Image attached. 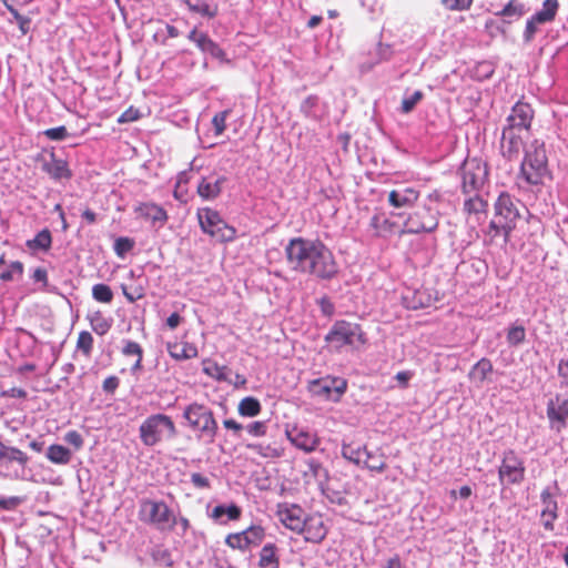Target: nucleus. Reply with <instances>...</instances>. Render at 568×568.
Here are the masks:
<instances>
[{"mask_svg":"<svg viewBox=\"0 0 568 568\" xmlns=\"http://www.w3.org/2000/svg\"><path fill=\"white\" fill-rule=\"evenodd\" d=\"M291 268L322 280H331L338 267L331 250L318 240L292 239L285 247Z\"/></svg>","mask_w":568,"mask_h":568,"instance_id":"f257e3e1","label":"nucleus"},{"mask_svg":"<svg viewBox=\"0 0 568 568\" xmlns=\"http://www.w3.org/2000/svg\"><path fill=\"white\" fill-rule=\"evenodd\" d=\"M524 150L525 156L520 165V175L531 185L542 184L545 178L549 175L544 142L534 140Z\"/></svg>","mask_w":568,"mask_h":568,"instance_id":"f03ea898","label":"nucleus"},{"mask_svg":"<svg viewBox=\"0 0 568 568\" xmlns=\"http://www.w3.org/2000/svg\"><path fill=\"white\" fill-rule=\"evenodd\" d=\"M187 426L199 433V437H207L213 443L217 434V422L210 407L197 402L191 403L183 410Z\"/></svg>","mask_w":568,"mask_h":568,"instance_id":"7ed1b4c3","label":"nucleus"},{"mask_svg":"<svg viewBox=\"0 0 568 568\" xmlns=\"http://www.w3.org/2000/svg\"><path fill=\"white\" fill-rule=\"evenodd\" d=\"M141 442L149 447L158 445L164 439L176 436V427L172 418L164 414L149 416L139 428Z\"/></svg>","mask_w":568,"mask_h":568,"instance_id":"20e7f679","label":"nucleus"},{"mask_svg":"<svg viewBox=\"0 0 568 568\" xmlns=\"http://www.w3.org/2000/svg\"><path fill=\"white\" fill-rule=\"evenodd\" d=\"M325 341L335 348L349 346L354 349H358L366 343L365 334L361 326L356 323L346 321L335 322L328 334L325 336Z\"/></svg>","mask_w":568,"mask_h":568,"instance_id":"39448f33","label":"nucleus"},{"mask_svg":"<svg viewBox=\"0 0 568 568\" xmlns=\"http://www.w3.org/2000/svg\"><path fill=\"white\" fill-rule=\"evenodd\" d=\"M518 204V201H515L508 193H501L495 203V219L491 221V227H503L505 243L520 216Z\"/></svg>","mask_w":568,"mask_h":568,"instance_id":"423d86ee","label":"nucleus"},{"mask_svg":"<svg viewBox=\"0 0 568 568\" xmlns=\"http://www.w3.org/2000/svg\"><path fill=\"white\" fill-rule=\"evenodd\" d=\"M139 517L160 530H171L175 525V517L164 501L142 500Z\"/></svg>","mask_w":568,"mask_h":568,"instance_id":"0eeeda50","label":"nucleus"},{"mask_svg":"<svg viewBox=\"0 0 568 568\" xmlns=\"http://www.w3.org/2000/svg\"><path fill=\"white\" fill-rule=\"evenodd\" d=\"M460 175L464 193L477 192L487 180V165L477 158L467 159L460 168Z\"/></svg>","mask_w":568,"mask_h":568,"instance_id":"6e6552de","label":"nucleus"},{"mask_svg":"<svg viewBox=\"0 0 568 568\" xmlns=\"http://www.w3.org/2000/svg\"><path fill=\"white\" fill-rule=\"evenodd\" d=\"M29 457L19 448L6 446L0 442V466H6L8 471L3 476L11 479H24L26 467Z\"/></svg>","mask_w":568,"mask_h":568,"instance_id":"1a4fd4ad","label":"nucleus"},{"mask_svg":"<svg viewBox=\"0 0 568 568\" xmlns=\"http://www.w3.org/2000/svg\"><path fill=\"white\" fill-rule=\"evenodd\" d=\"M498 476L503 485L520 484L524 480L525 466L515 452L508 450L504 454Z\"/></svg>","mask_w":568,"mask_h":568,"instance_id":"9d476101","label":"nucleus"},{"mask_svg":"<svg viewBox=\"0 0 568 568\" xmlns=\"http://www.w3.org/2000/svg\"><path fill=\"white\" fill-rule=\"evenodd\" d=\"M347 383L344 378L326 376L315 379L310 384V390L313 395L325 397L337 402L345 393Z\"/></svg>","mask_w":568,"mask_h":568,"instance_id":"9b49d317","label":"nucleus"},{"mask_svg":"<svg viewBox=\"0 0 568 568\" xmlns=\"http://www.w3.org/2000/svg\"><path fill=\"white\" fill-rule=\"evenodd\" d=\"M438 225L436 213L430 209L423 207L415 211L407 219L405 226L408 233L433 232Z\"/></svg>","mask_w":568,"mask_h":568,"instance_id":"f8f14e48","label":"nucleus"},{"mask_svg":"<svg viewBox=\"0 0 568 568\" xmlns=\"http://www.w3.org/2000/svg\"><path fill=\"white\" fill-rule=\"evenodd\" d=\"M534 118V111L528 103L517 102L510 114L507 116V124L505 128L514 129L519 132L528 133L531 121Z\"/></svg>","mask_w":568,"mask_h":568,"instance_id":"ddd939ff","label":"nucleus"},{"mask_svg":"<svg viewBox=\"0 0 568 568\" xmlns=\"http://www.w3.org/2000/svg\"><path fill=\"white\" fill-rule=\"evenodd\" d=\"M524 134L526 133L504 128L500 141V150L504 158L515 160L519 156L524 146Z\"/></svg>","mask_w":568,"mask_h":568,"instance_id":"4468645a","label":"nucleus"},{"mask_svg":"<svg viewBox=\"0 0 568 568\" xmlns=\"http://www.w3.org/2000/svg\"><path fill=\"white\" fill-rule=\"evenodd\" d=\"M277 515L281 523L295 532H302L305 529V513L297 505H280Z\"/></svg>","mask_w":568,"mask_h":568,"instance_id":"2eb2a0df","label":"nucleus"},{"mask_svg":"<svg viewBox=\"0 0 568 568\" xmlns=\"http://www.w3.org/2000/svg\"><path fill=\"white\" fill-rule=\"evenodd\" d=\"M547 415L551 427L559 430L568 418V397L557 395L547 405Z\"/></svg>","mask_w":568,"mask_h":568,"instance_id":"dca6fc26","label":"nucleus"},{"mask_svg":"<svg viewBox=\"0 0 568 568\" xmlns=\"http://www.w3.org/2000/svg\"><path fill=\"white\" fill-rule=\"evenodd\" d=\"M189 40L194 42L196 47L205 53L211 54L213 58L225 61V52L213 41L207 34L197 32L196 29H193L189 36Z\"/></svg>","mask_w":568,"mask_h":568,"instance_id":"f3484780","label":"nucleus"},{"mask_svg":"<svg viewBox=\"0 0 568 568\" xmlns=\"http://www.w3.org/2000/svg\"><path fill=\"white\" fill-rule=\"evenodd\" d=\"M540 498H541V504H542V510H541L542 525L546 530L552 531L554 530V521L558 518L557 501L552 497V494L550 493L549 488H546L542 490Z\"/></svg>","mask_w":568,"mask_h":568,"instance_id":"a211bd4d","label":"nucleus"},{"mask_svg":"<svg viewBox=\"0 0 568 568\" xmlns=\"http://www.w3.org/2000/svg\"><path fill=\"white\" fill-rule=\"evenodd\" d=\"M199 222L204 233L217 234L221 229H225V222L221 219L220 214L209 207L199 210L197 212Z\"/></svg>","mask_w":568,"mask_h":568,"instance_id":"6ab92c4d","label":"nucleus"},{"mask_svg":"<svg viewBox=\"0 0 568 568\" xmlns=\"http://www.w3.org/2000/svg\"><path fill=\"white\" fill-rule=\"evenodd\" d=\"M42 171L50 175L51 179L58 181L62 179H70L72 173L68 166V163L55 158L54 153H51L48 160L42 163Z\"/></svg>","mask_w":568,"mask_h":568,"instance_id":"aec40b11","label":"nucleus"},{"mask_svg":"<svg viewBox=\"0 0 568 568\" xmlns=\"http://www.w3.org/2000/svg\"><path fill=\"white\" fill-rule=\"evenodd\" d=\"M305 539L312 542H320L326 536V528L321 516H310L305 518Z\"/></svg>","mask_w":568,"mask_h":568,"instance_id":"412c9836","label":"nucleus"},{"mask_svg":"<svg viewBox=\"0 0 568 568\" xmlns=\"http://www.w3.org/2000/svg\"><path fill=\"white\" fill-rule=\"evenodd\" d=\"M418 199V192L413 187L393 190L388 195V202L394 207H404L414 204Z\"/></svg>","mask_w":568,"mask_h":568,"instance_id":"4be33fe9","label":"nucleus"},{"mask_svg":"<svg viewBox=\"0 0 568 568\" xmlns=\"http://www.w3.org/2000/svg\"><path fill=\"white\" fill-rule=\"evenodd\" d=\"M225 181L226 179L224 176L215 180L203 178L197 185V193L204 200H213L220 195Z\"/></svg>","mask_w":568,"mask_h":568,"instance_id":"5701e85b","label":"nucleus"},{"mask_svg":"<svg viewBox=\"0 0 568 568\" xmlns=\"http://www.w3.org/2000/svg\"><path fill=\"white\" fill-rule=\"evenodd\" d=\"M342 456L356 465L364 464L365 457L367 459H374V455L367 452L365 446H355L353 444H343Z\"/></svg>","mask_w":568,"mask_h":568,"instance_id":"b1692460","label":"nucleus"},{"mask_svg":"<svg viewBox=\"0 0 568 568\" xmlns=\"http://www.w3.org/2000/svg\"><path fill=\"white\" fill-rule=\"evenodd\" d=\"M241 514V508L235 504H231L230 506L217 505L213 508L210 517L220 524H226L227 520H237Z\"/></svg>","mask_w":568,"mask_h":568,"instance_id":"393cba45","label":"nucleus"},{"mask_svg":"<svg viewBox=\"0 0 568 568\" xmlns=\"http://www.w3.org/2000/svg\"><path fill=\"white\" fill-rule=\"evenodd\" d=\"M168 351L171 357L179 361L190 359L197 356V348L191 343L169 344Z\"/></svg>","mask_w":568,"mask_h":568,"instance_id":"a878e982","label":"nucleus"},{"mask_svg":"<svg viewBox=\"0 0 568 568\" xmlns=\"http://www.w3.org/2000/svg\"><path fill=\"white\" fill-rule=\"evenodd\" d=\"M45 456L53 464L67 465L72 458V452L62 445L53 444L48 447Z\"/></svg>","mask_w":568,"mask_h":568,"instance_id":"bb28decb","label":"nucleus"},{"mask_svg":"<svg viewBox=\"0 0 568 568\" xmlns=\"http://www.w3.org/2000/svg\"><path fill=\"white\" fill-rule=\"evenodd\" d=\"M138 212L153 222L165 223L168 214L164 209L153 203H144L138 207Z\"/></svg>","mask_w":568,"mask_h":568,"instance_id":"cd10ccee","label":"nucleus"},{"mask_svg":"<svg viewBox=\"0 0 568 568\" xmlns=\"http://www.w3.org/2000/svg\"><path fill=\"white\" fill-rule=\"evenodd\" d=\"M559 8L558 0H545L542 9L537 11L534 17L539 23H548L555 20Z\"/></svg>","mask_w":568,"mask_h":568,"instance_id":"c85d7f7f","label":"nucleus"},{"mask_svg":"<svg viewBox=\"0 0 568 568\" xmlns=\"http://www.w3.org/2000/svg\"><path fill=\"white\" fill-rule=\"evenodd\" d=\"M278 557L274 544H266L260 554V568H278Z\"/></svg>","mask_w":568,"mask_h":568,"instance_id":"c756f323","label":"nucleus"},{"mask_svg":"<svg viewBox=\"0 0 568 568\" xmlns=\"http://www.w3.org/2000/svg\"><path fill=\"white\" fill-rule=\"evenodd\" d=\"M261 408L258 399L252 396L243 398L237 406L239 414L244 417L257 416L261 413Z\"/></svg>","mask_w":568,"mask_h":568,"instance_id":"7c9ffc66","label":"nucleus"},{"mask_svg":"<svg viewBox=\"0 0 568 568\" xmlns=\"http://www.w3.org/2000/svg\"><path fill=\"white\" fill-rule=\"evenodd\" d=\"M51 233L49 230L44 229L40 231L34 239L28 240L26 245L32 251H48L51 247Z\"/></svg>","mask_w":568,"mask_h":568,"instance_id":"2f4dec72","label":"nucleus"},{"mask_svg":"<svg viewBox=\"0 0 568 568\" xmlns=\"http://www.w3.org/2000/svg\"><path fill=\"white\" fill-rule=\"evenodd\" d=\"M493 372V364L487 358H481L471 368L469 376L476 382L483 383L489 373Z\"/></svg>","mask_w":568,"mask_h":568,"instance_id":"473e14b6","label":"nucleus"},{"mask_svg":"<svg viewBox=\"0 0 568 568\" xmlns=\"http://www.w3.org/2000/svg\"><path fill=\"white\" fill-rule=\"evenodd\" d=\"M291 442L295 447L307 453L313 452L317 446V439L314 436L303 432L298 433L294 437H291Z\"/></svg>","mask_w":568,"mask_h":568,"instance_id":"72a5a7b5","label":"nucleus"},{"mask_svg":"<svg viewBox=\"0 0 568 568\" xmlns=\"http://www.w3.org/2000/svg\"><path fill=\"white\" fill-rule=\"evenodd\" d=\"M246 448L264 458H277L282 455V450L271 444H247Z\"/></svg>","mask_w":568,"mask_h":568,"instance_id":"f704fd0d","label":"nucleus"},{"mask_svg":"<svg viewBox=\"0 0 568 568\" xmlns=\"http://www.w3.org/2000/svg\"><path fill=\"white\" fill-rule=\"evenodd\" d=\"M185 4L190 11L200 13L207 18H214L217 14V6L211 7L205 1L191 2L190 0H186Z\"/></svg>","mask_w":568,"mask_h":568,"instance_id":"c9c22d12","label":"nucleus"},{"mask_svg":"<svg viewBox=\"0 0 568 568\" xmlns=\"http://www.w3.org/2000/svg\"><path fill=\"white\" fill-rule=\"evenodd\" d=\"M369 226L374 230L375 235L382 236L386 232H390L392 223L383 214H375L372 216Z\"/></svg>","mask_w":568,"mask_h":568,"instance_id":"e433bc0d","label":"nucleus"},{"mask_svg":"<svg viewBox=\"0 0 568 568\" xmlns=\"http://www.w3.org/2000/svg\"><path fill=\"white\" fill-rule=\"evenodd\" d=\"M203 372L217 381H226L229 368L226 366H221L214 362L207 361L204 362Z\"/></svg>","mask_w":568,"mask_h":568,"instance_id":"4c0bfd02","label":"nucleus"},{"mask_svg":"<svg viewBox=\"0 0 568 568\" xmlns=\"http://www.w3.org/2000/svg\"><path fill=\"white\" fill-rule=\"evenodd\" d=\"M243 535L247 547L257 546L262 542L264 538V529L261 526H251L250 528L243 530Z\"/></svg>","mask_w":568,"mask_h":568,"instance_id":"58836bf2","label":"nucleus"},{"mask_svg":"<svg viewBox=\"0 0 568 568\" xmlns=\"http://www.w3.org/2000/svg\"><path fill=\"white\" fill-rule=\"evenodd\" d=\"M506 338L510 346H519L526 338L525 327L523 325H511L507 331Z\"/></svg>","mask_w":568,"mask_h":568,"instance_id":"ea45409f","label":"nucleus"},{"mask_svg":"<svg viewBox=\"0 0 568 568\" xmlns=\"http://www.w3.org/2000/svg\"><path fill=\"white\" fill-rule=\"evenodd\" d=\"M90 323H91L92 329L98 335H101V336L106 334L111 327V324L109 323V321L106 318H104V316L100 312H95L90 316Z\"/></svg>","mask_w":568,"mask_h":568,"instance_id":"a19ab883","label":"nucleus"},{"mask_svg":"<svg viewBox=\"0 0 568 568\" xmlns=\"http://www.w3.org/2000/svg\"><path fill=\"white\" fill-rule=\"evenodd\" d=\"M92 296L98 302L111 303L113 300V292L109 285L99 283V284L93 285Z\"/></svg>","mask_w":568,"mask_h":568,"instance_id":"79ce46f5","label":"nucleus"},{"mask_svg":"<svg viewBox=\"0 0 568 568\" xmlns=\"http://www.w3.org/2000/svg\"><path fill=\"white\" fill-rule=\"evenodd\" d=\"M23 274V264L19 261L11 262L8 270L0 272V278L4 282L20 278Z\"/></svg>","mask_w":568,"mask_h":568,"instance_id":"37998d69","label":"nucleus"},{"mask_svg":"<svg viewBox=\"0 0 568 568\" xmlns=\"http://www.w3.org/2000/svg\"><path fill=\"white\" fill-rule=\"evenodd\" d=\"M423 98L424 93L420 90L414 91L409 95H405L402 101L400 112L405 114L412 112Z\"/></svg>","mask_w":568,"mask_h":568,"instance_id":"c03bdc74","label":"nucleus"},{"mask_svg":"<svg viewBox=\"0 0 568 568\" xmlns=\"http://www.w3.org/2000/svg\"><path fill=\"white\" fill-rule=\"evenodd\" d=\"M525 13L524 4L519 0H510L504 9L496 13L501 17H521Z\"/></svg>","mask_w":568,"mask_h":568,"instance_id":"a18cd8bd","label":"nucleus"},{"mask_svg":"<svg viewBox=\"0 0 568 568\" xmlns=\"http://www.w3.org/2000/svg\"><path fill=\"white\" fill-rule=\"evenodd\" d=\"M77 348L81 351L85 356H90L93 348V337L91 333L87 331L80 332L78 336Z\"/></svg>","mask_w":568,"mask_h":568,"instance_id":"49530a36","label":"nucleus"},{"mask_svg":"<svg viewBox=\"0 0 568 568\" xmlns=\"http://www.w3.org/2000/svg\"><path fill=\"white\" fill-rule=\"evenodd\" d=\"M225 544L229 547H231L232 549H239V550H242V551L248 549L247 544H246L245 538H244V535H243V531L236 532V534H230L225 538Z\"/></svg>","mask_w":568,"mask_h":568,"instance_id":"de8ad7c7","label":"nucleus"},{"mask_svg":"<svg viewBox=\"0 0 568 568\" xmlns=\"http://www.w3.org/2000/svg\"><path fill=\"white\" fill-rule=\"evenodd\" d=\"M9 12L12 14L13 19L17 21L20 31L26 34L29 31L31 20L24 16H21L17 9L12 6L4 3Z\"/></svg>","mask_w":568,"mask_h":568,"instance_id":"09e8293b","label":"nucleus"},{"mask_svg":"<svg viewBox=\"0 0 568 568\" xmlns=\"http://www.w3.org/2000/svg\"><path fill=\"white\" fill-rule=\"evenodd\" d=\"M134 246V241L129 237H118L114 242V252L118 256L123 257Z\"/></svg>","mask_w":568,"mask_h":568,"instance_id":"8fccbe9b","label":"nucleus"},{"mask_svg":"<svg viewBox=\"0 0 568 568\" xmlns=\"http://www.w3.org/2000/svg\"><path fill=\"white\" fill-rule=\"evenodd\" d=\"M465 210L469 213H479L485 211L487 203L478 195L465 201Z\"/></svg>","mask_w":568,"mask_h":568,"instance_id":"3c124183","label":"nucleus"},{"mask_svg":"<svg viewBox=\"0 0 568 568\" xmlns=\"http://www.w3.org/2000/svg\"><path fill=\"white\" fill-rule=\"evenodd\" d=\"M474 0H442V4L448 9L454 11H464L468 10Z\"/></svg>","mask_w":568,"mask_h":568,"instance_id":"603ef678","label":"nucleus"},{"mask_svg":"<svg viewBox=\"0 0 568 568\" xmlns=\"http://www.w3.org/2000/svg\"><path fill=\"white\" fill-rule=\"evenodd\" d=\"M363 465L366 468H368L369 470L377 471V473H382L386 468V463H385L383 456H375L374 455V459H367L365 457V460H364Z\"/></svg>","mask_w":568,"mask_h":568,"instance_id":"864d4df0","label":"nucleus"},{"mask_svg":"<svg viewBox=\"0 0 568 568\" xmlns=\"http://www.w3.org/2000/svg\"><path fill=\"white\" fill-rule=\"evenodd\" d=\"M227 115H229V111H222L220 113H216L213 116L212 124L214 126L216 135H221L224 132V130L226 128L225 122H226Z\"/></svg>","mask_w":568,"mask_h":568,"instance_id":"5fc2aeb1","label":"nucleus"},{"mask_svg":"<svg viewBox=\"0 0 568 568\" xmlns=\"http://www.w3.org/2000/svg\"><path fill=\"white\" fill-rule=\"evenodd\" d=\"M43 134L50 140L62 141L68 136V130L65 126L61 125L48 129L43 132Z\"/></svg>","mask_w":568,"mask_h":568,"instance_id":"6e6d98bb","label":"nucleus"},{"mask_svg":"<svg viewBox=\"0 0 568 568\" xmlns=\"http://www.w3.org/2000/svg\"><path fill=\"white\" fill-rule=\"evenodd\" d=\"M64 442L73 446L75 450H79L83 446V437L77 430H69L64 435Z\"/></svg>","mask_w":568,"mask_h":568,"instance_id":"4d7b16f0","label":"nucleus"},{"mask_svg":"<svg viewBox=\"0 0 568 568\" xmlns=\"http://www.w3.org/2000/svg\"><path fill=\"white\" fill-rule=\"evenodd\" d=\"M124 347L122 349V353L125 356H136L142 357L143 356V349L136 342L133 341H125Z\"/></svg>","mask_w":568,"mask_h":568,"instance_id":"13d9d810","label":"nucleus"},{"mask_svg":"<svg viewBox=\"0 0 568 568\" xmlns=\"http://www.w3.org/2000/svg\"><path fill=\"white\" fill-rule=\"evenodd\" d=\"M537 24H540V23L535 20L534 16L529 20H527L526 28L524 31L525 42L529 43L532 41L536 32L538 31Z\"/></svg>","mask_w":568,"mask_h":568,"instance_id":"bf43d9fd","label":"nucleus"},{"mask_svg":"<svg viewBox=\"0 0 568 568\" xmlns=\"http://www.w3.org/2000/svg\"><path fill=\"white\" fill-rule=\"evenodd\" d=\"M245 429L252 436L260 437V436H264L266 434L267 426H266L265 422H260L258 420V422L250 423L245 427Z\"/></svg>","mask_w":568,"mask_h":568,"instance_id":"052dcab7","label":"nucleus"},{"mask_svg":"<svg viewBox=\"0 0 568 568\" xmlns=\"http://www.w3.org/2000/svg\"><path fill=\"white\" fill-rule=\"evenodd\" d=\"M140 118V112L138 109L130 106L125 110L118 119L119 123H129L138 120Z\"/></svg>","mask_w":568,"mask_h":568,"instance_id":"680f3d73","label":"nucleus"},{"mask_svg":"<svg viewBox=\"0 0 568 568\" xmlns=\"http://www.w3.org/2000/svg\"><path fill=\"white\" fill-rule=\"evenodd\" d=\"M212 236L222 242L232 241L235 236V230L225 223V229H221L217 234H213Z\"/></svg>","mask_w":568,"mask_h":568,"instance_id":"e2e57ef3","label":"nucleus"},{"mask_svg":"<svg viewBox=\"0 0 568 568\" xmlns=\"http://www.w3.org/2000/svg\"><path fill=\"white\" fill-rule=\"evenodd\" d=\"M122 292L130 303H133L144 296L143 290L140 287H136L133 291H129L125 286H122Z\"/></svg>","mask_w":568,"mask_h":568,"instance_id":"0e129e2a","label":"nucleus"},{"mask_svg":"<svg viewBox=\"0 0 568 568\" xmlns=\"http://www.w3.org/2000/svg\"><path fill=\"white\" fill-rule=\"evenodd\" d=\"M119 378L116 376H110L104 379L102 388L106 393H113L119 386Z\"/></svg>","mask_w":568,"mask_h":568,"instance_id":"69168bd1","label":"nucleus"},{"mask_svg":"<svg viewBox=\"0 0 568 568\" xmlns=\"http://www.w3.org/2000/svg\"><path fill=\"white\" fill-rule=\"evenodd\" d=\"M191 481L194 486L199 488H206L210 486V481L206 477L201 475L200 473H194L191 475Z\"/></svg>","mask_w":568,"mask_h":568,"instance_id":"338daca9","label":"nucleus"},{"mask_svg":"<svg viewBox=\"0 0 568 568\" xmlns=\"http://www.w3.org/2000/svg\"><path fill=\"white\" fill-rule=\"evenodd\" d=\"M558 374L564 383L568 385V359H561L558 365Z\"/></svg>","mask_w":568,"mask_h":568,"instance_id":"774afa93","label":"nucleus"}]
</instances>
